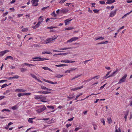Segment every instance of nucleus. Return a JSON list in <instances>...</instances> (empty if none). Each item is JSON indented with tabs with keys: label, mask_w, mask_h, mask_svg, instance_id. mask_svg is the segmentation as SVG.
Listing matches in <instances>:
<instances>
[{
	"label": "nucleus",
	"mask_w": 132,
	"mask_h": 132,
	"mask_svg": "<svg viewBox=\"0 0 132 132\" xmlns=\"http://www.w3.org/2000/svg\"><path fill=\"white\" fill-rule=\"evenodd\" d=\"M68 60H61V62H64V63H68Z\"/></svg>",
	"instance_id": "4c0bfd02"
},
{
	"label": "nucleus",
	"mask_w": 132,
	"mask_h": 132,
	"mask_svg": "<svg viewBox=\"0 0 132 132\" xmlns=\"http://www.w3.org/2000/svg\"><path fill=\"white\" fill-rule=\"evenodd\" d=\"M5 111L10 112V110L8 109H3L2 110V112H4Z\"/></svg>",
	"instance_id": "a19ab883"
},
{
	"label": "nucleus",
	"mask_w": 132,
	"mask_h": 132,
	"mask_svg": "<svg viewBox=\"0 0 132 132\" xmlns=\"http://www.w3.org/2000/svg\"><path fill=\"white\" fill-rule=\"evenodd\" d=\"M43 17L42 16H40L39 18H38V19L39 20V21H38V22H40V23L41 24L42 22L44 20L43 19Z\"/></svg>",
	"instance_id": "f3484780"
},
{
	"label": "nucleus",
	"mask_w": 132,
	"mask_h": 132,
	"mask_svg": "<svg viewBox=\"0 0 132 132\" xmlns=\"http://www.w3.org/2000/svg\"><path fill=\"white\" fill-rule=\"evenodd\" d=\"M47 97V96H42V99L43 100H45L46 99V97Z\"/></svg>",
	"instance_id": "e2e57ef3"
},
{
	"label": "nucleus",
	"mask_w": 132,
	"mask_h": 132,
	"mask_svg": "<svg viewBox=\"0 0 132 132\" xmlns=\"http://www.w3.org/2000/svg\"><path fill=\"white\" fill-rule=\"evenodd\" d=\"M78 39V38L77 37H73L71 38L70 39L68 40L67 41V42H70L71 43L72 42L75 40H77Z\"/></svg>",
	"instance_id": "39448f33"
},
{
	"label": "nucleus",
	"mask_w": 132,
	"mask_h": 132,
	"mask_svg": "<svg viewBox=\"0 0 132 132\" xmlns=\"http://www.w3.org/2000/svg\"><path fill=\"white\" fill-rule=\"evenodd\" d=\"M8 13V12L7 11L6 12L4 13L3 14L2 16L3 17L5 16V15H6Z\"/></svg>",
	"instance_id": "de8ad7c7"
},
{
	"label": "nucleus",
	"mask_w": 132,
	"mask_h": 132,
	"mask_svg": "<svg viewBox=\"0 0 132 132\" xmlns=\"http://www.w3.org/2000/svg\"><path fill=\"white\" fill-rule=\"evenodd\" d=\"M128 111H127L126 112V113L125 114V116L124 117V118H125V121H126V119L127 118V117L128 115Z\"/></svg>",
	"instance_id": "5701e85b"
},
{
	"label": "nucleus",
	"mask_w": 132,
	"mask_h": 132,
	"mask_svg": "<svg viewBox=\"0 0 132 132\" xmlns=\"http://www.w3.org/2000/svg\"><path fill=\"white\" fill-rule=\"evenodd\" d=\"M42 54H51V53L50 52H43Z\"/></svg>",
	"instance_id": "c03bdc74"
},
{
	"label": "nucleus",
	"mask_w": 132,
	"mask_h": 132,
	"mask_svg": "<svg viewBox=\"0 0 132 132\" xmlns=\"http://www.w3.org/2000/svg\"><path fill=\"white\" fill-rule=\"evenodd\" d=\"M28 64L27 63H24L22 64L21 66L22 67H24V65H26L28 66Z\"/></svg>",
	"instance_id": "0e129e2a"
},
{
	"label": "nucleus",
	"mask_w": 132,
	"mask_h": 132,
	"mask_svg": "<svg viewBox=\"0 0 132 132\" xmlns=\"http://www.w3.org/2000/svg\"><path fill=\"white\" fill-rule=\"evenodd\" d=\"M24 95V93H19L18 94V96L19 97H20L22 96H23Z\"/></svg>",
	"instance_id": "7c9ffc66"
},
{
	"label": "nucleus",
	"mask_w": 132,
	"mask_h": 132,
	"mask_svg": "<svg viewBox=\"0 0 132 132\" xmlns=\"http://www.w3.org/2000/svg\"><path fill=\"white\" fill-rule=\"evenodd\" d=\"M68 54L67 53H59L58 54H57L56 55H65L67 54Z\"/></svg>",
	"instance_id": "c9c22d12"
},
{
	"label": "nucleus",
	"mask_w": 132,
	"mask_h": 132,
	"mask_svg": "<svg viewBox=\"0 0 132 132\" xmlns=\"http://www.w3.org/2000/svg\"><path fill=\"white\" fill-rule=\"evenodd\" d=\"M33 59H34V60H33L34 61H40V57H35L34 58H32Z\"/></svg>",
	"instance_id": "a211bd4d"
},
{
	"label": "nucleus",
	"mask_w": 132,
	"mask_h": 132,
	"mask_svg": "<svg viewBox=\"0 0 132 132\" xmlns=\"http://www.w3.org/2000/svg\"><path fill=\"white\" fill-rule=\"evenodd\" d=\"M23 14H18L17 15V16L18 17V18H19L20 17L22 16L23 15Z\"/></svg>",
	"instance_id": "bf43d9fd"
},
{
	"label": "nucleus",
	"mask_w": 132,
	"mask_h": 132,
	"mask_svg": "<svg viewBox=\"0 0 132 132\" xmlns=\"http://www.w3.org/2000/svg\"><path fill=\"white\" fill-rule=\"evenodd\" d=\"M47 107L48 108H49L50 109H53L54 108V107L53 106H47Z\"/></svg>",
	"instance_id": "680f3d73"
},
{
	"label": "nucleus",
	"mask_w": 132,
	"mask_h": 132,
	"mask_svg": "<svg viewBox=\"0 0 132 132\" xmlns=\"http://www.w3.org/2000/svg\"><path fill=\"white\" fill-rule=\"evenodd\" d=\"M99 78V76H94L93 77H91L89 79H88L87 80H86V82H88L90 81L92 79H97Z\"/></svg>",
	"instance_id": "423d86ee"
},
{
	"label": "nucleus",
	"mask_w": 132,
	"mask_h": 132,
	"mask_svg": "<svg viewBox=\"0 0 132 132\" xmlns=\"http://www.w3.org/2000/svg\"><path fill=\"white\" fill-rule=\"evenodd\" d=\"M81 76V75H77L76 76H75L73 78H72V79H71V80H72L74 79L75 78H78V77L80 76Z\"/></svg>",
	"instance_id": "49530a36"
},
{
	"label": "nucleus",
	"mask_w": 132,
	"mask_h": 132,
	"mask_svg": "<svg viewBox=\"0 0 132 132\" xmlns=\"http://www.w3.org/2000/svg\"><path fill=\"white\" fill-rule=\"evenodd\" d=\"M63 76V75H60V74H58V75H57L56 76V77L58 78H60L62 77Z\"/></svg>",
	"instance_id": "3c124183"
},
{
	"label": "nucleus",
	"mask_w": 132,
	"mask_h": 132,
	"mask_svg": "<svg viewBox=\"0 0 132 132\" xmlns=\"http://www.w3.org/2000/svg\"><path fill=\"white\" fill-rule=\"evenodd\" d=\"M104 39V38L103 37H100L98 38H95V40H98V39H101V40H102Z\"/></svg>",
	"instance_id": "cd10ccee"
},
{
	"label": "nucleus",
	"mask_w": 132,
	"mask_h": 132,
	"mask_svg": "<svg viewBox=\"0 0 132 132\" xmlns=\"http://www.w3.org/2000/svg\"><path fill=\"white\" fill-rule=\"evenodd\" d=\"M129 13H127L126 14H125L124 15H123V16L122 17V19H123V18H124L126 17L127 16V15H129Z\"/></svg>",
	"instance_id": "13d9d810"
},
{
	"label": "nucleus",
	"mask_w": 132,
	"mask_h": 132,
	"mask_svg": "<svg viewBox=\"0 0 132 132\" xmlns=\"http://www.w3.org/2000/svg\"><path fill=\"white\" fill-rule=\"evenodd\" d=\"M108 120L109 122L108 123H111L112 122V119L111 118H108Z\"/></svg>",
	"instance_id": "09e8293b"
},
{
	"label": "nucleus",
	"mask_w": 132,
	"mask_h": 132,
	"mask_svg": "<svg viewBox=\"0 0 132 132\" xmlns=\"http://www.w3.org/2000/svg\"><path fill=\"white\" fill-rule=\"evenodd\" d=\"M38 2L39 0H32L31 3L32 4V6H36L38 5Z\"/></svg>",
	"instance_id": "f03ea898"
},
{
	"label": "nucleus",
	"mask_w": 132,
	"mask_h": 132,
	"mask_svg": "<svg viewBox=\"0 0 132 132\" xmlns=\"http://www.w3.org/2000/svg\"><path fill=\"white\" fill-rule=\"evenodd\" d=\"M40 24H41V23H40V22H38L36 25L33 26L32 28H33L34 29L37 28L39 27Z\"/></svg>",
	"instance_id": "4468645a"
},
{
	"label": "nucleus",
	"mask_w": 132,
	"mask_h": 132,
	"mask_svg": "<svg viewBox=\"0 0 132 132\" xmlns=\"http://www.w3.org/2000/svg\"><path fill=\"white\" fill-rule=\"evenodd\" d=\"M76 69V68H72L70 70H66L65 72V73H69L71 72V71H72L74 70H75Z\"/></svg>",
	"instance_id": "f8f14e48"
},
{
	"label": "nucleus",
	"mask_w": 132,
	"mask_h": 132,
	"mask_svg": "<svg viewBox=\"0 0 132 132\" xmlns=\"http://www.w3.org/2000/svg\"><path fill=\"white\" fill-rule=\"evenodd\" d=\"M118 71V69H117L116 70L114 71V72H113L111 74L112 75V76H114V75Z\"/></svg>",
	"instance_id": "473e14b6"
},
{
	"label": "nucleus",
	"mask_w": 132,
	"mask_h": 132,
	"mask_svg": "<svg viewBox=\"0 0 132 132\" xmlns=\"http://www.w3.org/2000/svg\"><path fill=\"white\" fill-rule=\"evenodd\" d=\"M99 3L101 4H105V2L104 1H99Z\"/></svg>",
	"instance_id": "603ef678"
},
{
	"label": "nucleus",
	"mask_w": 132,
	"mask_h": 132,
	"mask_svg": "<svg viewBox=\"0 0 132 132\" xmlns=\"http://www.w3.org/2000/svg\"><path fill=\"white\" fill-rule=\"evenodd\" d=\"M111 71H110L108 72L107 74H106V75L103 78V79H106L109 78L110 77H111L112 76H112V75L111 74L110 75H109L110 74V72H111Z\"/></svg>",
	"instance_id": "20e7f679"
},
{
	"label": "nucleus",
	"mask_w": 132,
	"mask_h": 132,
	"mask_svg": "<svg viewBox=\"0 0 132 132\" xmlns=\"http://www.w3.org/2000/svg\"><path fill=\"white\" fill-rule=\"evenodd\" d=\"M115 0H107L106 3L108 4H112L115 2Z\"/></svg>",
	"instance_id": "2eb2a0df"
},
{
	"label": "nucleus",
	"mask_w": 132,
	"mask_h": 132,
	"mask_svg": "<svg viewBox=\"0 0 132 132\" xmlns=\"http://www.w3.org/2000/svg\"><path fill=\"white\" fill-rule=\"evenodd\" d=\"M46 109V108L45 106H44L43 108L39 109L36 110L37 112L39 113L44 111Z\"/></svg>",
	"instance_id": "7ed1b4c3"
},
{
	"label": "nucleus",
	"mask_w": 132,
	"mask_h": 132,
	"mask_svg": "<svg viewBox=\"0 0 132 132\" xmlns=\"http://www.w3.org/2000/svg\"><path fill=\"white\" fill-rule=\"evenodd\" d=\"M117 10L116 9L115 11L111 12L110 13V15L109 16L110 17H112L114 16L116 13V12Z\"/></svg>",
	"instance_id": "6e6552de"
},
{
	"label": "nucleus",
	"mask_w": 132,
	"mask_h": 132,
	"mask_svg": "<svg viewBox=\"0 0 132 132\" xmlns=\"http://www.w3.org/2000/svg\"><path fill=\"white\" fill-rule=\"evenodd\" d=\"M10 92V91L9 90H6L4 93V95H6L7 94L9 93Z\"/></svg>",
	"instance_id": "ea45409f"
},
{
	"label": "nucleus",
	"mask_w": 132,
	"mask_h": 132,
	"mask_svg": "<svg viewBox=\"0 0 132 132\" xmlns=\"http://www.w3.org/2000/svg\"><path fill=\"white\" fill-rule=\"evenodd\" d=\"M42 80H43L44 81L47 82H53L51 81H49L48 80H47L44 79H42Z\"/></svg>",
	"instance_id": "72a5a7b5"
},
{
	"label": "nucleus",
	"mask_w": 132,
	"mask_h": 132,
	"mask_svg": "<svg viewBox=\"0 0 132 132\" xmlns=\"http://www.w3.org/2000/svg\"><path fill=\"white\" fill-rule=\"evenodd\" d=\"M75 62V61H70L68 60V63H72Z\"/></svg>",
	"instance_id": "6e6d98bb"
},
{
	"label": "nucleus",
	"mask_w": 132,
	"mask_h": 132,
	"mask_svg": "<svg viewBox=\"0 0 132 132\" xmlns=\"http://www.w3.org/2000/svg\"><path fill=\"white\" fill-rule=\"evenodd\" d=\"M8 86V85H7V84H4L1 86V88H3L5 87H6V86Z\"/></svg>",
	"instance_id": "37998d69"
},
{
	"label": "nucleus",
	"mask_w": 132,
	"mask_h": 132,
	"mask_svg": "<svg viewBox=\"0 0 132 132\" xmlns=\"http://www.w3.org/2000/svg\"><path fill=\"white\" fill-rule=\"evenodd\" d=\"M51 14L52 15V14H53L54 16L55 17L57 16V15L56 14H55V11H54L52 13V14Z\"/></svg>",
	"instance_id": "4d7b16f0"
},
{
	"label": "nucleus",
	"mask_w": 132,
	"mask_h": 132,
	"mask_svg": "<svg viewBox=\"0 0 132 132\" xmlns=\"http://www.w3.org/2000/svg\"><path fill=\"white\" fill-rule=\"evenodd\" d=\"M54 36L55 37H52L51 38H48L47 39H46V41H44V42H42V41L41 42L43 44H47L51 42L52 41L55 40L57 38L54 35Z\"/></svg>",
	"instance_id": "f257e3e1"
},
{
	"label": "nucleus",
	"mask_w": 132,
	"mask_h": 132,
	"mask_svg": "<svg viewBox=\"0 0 132 132\" xmlns=\"http://www.w3.org/2000/svg\"><path fill=\"white\" fill-rule=\"evenodd\" d=\"M101 122L103 123V125H105V122L104 119H101Z\"/></svg>",
	"instance_id": "5fc2aeb1"
},
{
	"label": "nucleus",
	"mask_w": 132,
	"mask_h": 132,
	"mask_svg": "<svg viewBox=\"0 0 132 132\" xmlns=\"http://www.w3.org/2000/svg\"><path fill=\"white\" fill-rule=\"evenodd\" d=\"M71 124H67V125H66V126L68 128L70 126H71Z\"/></svg>",
	"instance_id": "338daca9"
},
{
	"label": "nucleus",
	"mask_w": 132,
	"mask_h": 132,
	"mask_svg": "<svg viewBox=\"0 0 132 132\" xmlns=\"http://www.w3.org/2000/svg\"><path fill=\"white\" fill-rule=\"evenodd\" d=\"M92 125L94 126V129L95 130L96 129V127L97 126V125H96L95 123H94V122H93L92 123Z\"/></svg>",
	"instance_id": "c85d7f7f"
},
{
	"label": "nucleus",
	"mask_w": 132,
	"mask_h": 132,
	"mask_svg": "<svg viewBox=\"0 0 132 132\" xmlns=\"http://www.w3.org/2000/svg\"><path fill=\"white\" fill-rule=\"evenodd\" d=\"M19 78V76H18L16 75V76H14V77L10 78H11V79H15V78L17 79V78Z\"/></svg>",
	"instance_id": "f704fd0d"
},
{
	"label": "nucleus",
	"mask_w": 132,
	"mask_h": 132,
	"mask_svg": "<svg viewBox=\"0 0 132 132\" xmlns=\"http://www.w3.org/2000/svg\"><path fill=\"white\" fill-rule=\"evenodd\" d=\"M42 68L43 69L45 70H48L51 72H53V71L52 70H51L50 68L46 67H42Z\"/></svg>",
	"instance_id": "aec40b11"
},
{
	"label": "nucleus",
	"mask_w": 132,
	"mask_h": 132,
	"mask_svg": "<svg viewBox=\"0 0 132 132\" xmlns=\"http://www.w3.org/2000/svg\"><path fill=\"white\" fill-rule=\"evenodd\" d=\"M68 66V65L67 64H61L59 65H55V66L56 67L65 66Z\"/></svg>",
	"instance_id": "b1692460"
},
{
	"label": "nucleus",
	"mask_w": 132,
	"mask_h": 132,
	"mask_svg": "<svg viewBox=\"0 0 132 132\" xmlns=\"http://www.w3.org/2000/svg\"><path fill=\"white\" fill-rule=\"evenodd\" d=\"M66 0H61L59 2V3L62 4Z\"/></svg>",
	"instance_id": "8fccbe9b"
},
{
	"label": "nucleus",
	"mask_w": 132,
	"mask_h": 132,
	"mask_svg": "<svg viewBox=\"0 0 132 132\" xmlns=\"http://www.w3.org/2000/svg\"><path fill=\"white\" fill-rule=\"evenodd\" d=\"M17 108L16 106V105H14L12 107V109L13 110H15Z\"/></svg>",
	"instance_id": "864d4df0"
},
{
	"label": "nucleus",
	"mask_w": 132,
	"mask_h": 132,
	"mask_svg": "<svg viewBox=\"0 0 132 132\" xmlns=\"http://www.w3.org/2000/svg\"><path fill=\"white\" fill-rule=\"evenodd\" d=\"M108 43V41H105V42H102L101 43H98L97 44H107Z\"/></svg>",
	"instance_id": "a878e982"
},
{
	"label": "nucleus",
	"mask_w": 132,
	"mask_h": 132,
	"mask_svg": "<svg viewBox=\"0 0 132 132\" xmlns=\"http://www.w3.org/2000/svg\"><path fill=\"white\" fill-rule=\"evenodd\" d=\"M83 87V86H82L80 87H77L71 89V90L72 91H75L77 90L78 89H80Z\"/></svg>",
	"instance_id": "9d476101"
},
{
	"label": "nucleus",
	"mask_w": 132,
	"mask_h": 132,
	"mask_svg": "<svg viewBox=\"0 0 132 132\" xmlns=\"http://www.w3.org/2000/svg\"><path fill=\"white\" fill-rule=\"evenodd\" d=\"M26 91L25 90H24L23 89H16L15 90V92H23Z\"/></svg>",
	"instance_id": "dca6fc26"
},
{
	"label": "nucleus",
	"mask_w": 132,
	"mask_h": 132,
	"mask_svg": "<svg viewBox=\"0 0 132 132\" xmlns=\"http://www.w3.org/2000/svg\"><path fill=\"white\" fill-rule=\"evenodd\" d=\"M49 59H48L45 58H41L40 57V61H43L45 60H48Z\"/></svg>",
	"instance_id": "2f4dec72"
},
{
	"label": "nucleus",
	"mask_w": 132,
	"mask_h": 132,
	"mask_svg": "<svg viewBox=\"0 0 132 132\" xmlns=\"http://www.w3.org/2000/svg\"><path fill=\"white\" fill-rule=\"evenodd\" d=\"M57 28V27H53V26H51L50 27H47V28L48 29H53V28Z\"/></svg>",
	"instance_id": "a18cd8bd"
},
{
	"label": "nucleus",
	"mask_w": 132,
	"mask_h": 132,
	"mask_svg": "<svg viewBox=\"0 0 132 132\" xmlns=\"http://www.w3.org/2000/svg\"><path fill=\"white\" fill-rule=\"evenodd\" d=\"M21 71V72H24L26 70V69H24L23 68H22L20 69Z\"/></svg>",
	"instance_id": "79ce46f5"
},
{
	"label": "nucleus",
	"mask_w": 132,
	"mask_h": 132,
	"mask_svg": "<svg viewBox=\"0 0 132 132\" xmlns=\"http://www.w3.org/2000/svg\"><path fill=\"white\" fill-rule=\"evenodd\" d=\"M63 132H68V130L67 129H66L64 128H63Z\"/></svg>",
	"instance_id": "69168bd1"
},
{
	"label": "nucleus",
	"mask_w": 132,
	"mask_h": 132,
	"mask_svg": "<svg viewBox=\"0 0 132 132\" xmlns=\"http://www.w3.org/2000/svg\"><path fill=\"white\" fill-rule=\"evenodd\" d=\"M50 92L46 91H38L37 92L38 93H40L41 94H49L51 93Z\"/></svg>",
	"instance_id": "ddd939ff"
},
{
	"label": "nucleus",
	"mask_w": 132,
	"mask_h": 132,
	"mask_svg": "<svg viewBox=\"0 0 132 132\" xmlns=\"http://www.w3.org/2000/svg\"><path fill=\"white\" fill-rule=\"evenodd\" d=\"M31 76L33 78H35L36 80H37L38 81L40 82H42L40 81H39V79H37V78L36 77V76L35 75L31 74Z\"/></svg>",
	"instance_id": "6ab92c4d"
},
{
	"label": "nucleus",
	"mask_w": 132,
	"mask_h": 132,
	"mask_svg": "<svg viewBox=\"0 0 132 132\" xmlns=\"http://www.w3.org/2000/svg\"><path fill=\"white\" fill-rule=\"evenodd\" d=\"M28 30V28H26L23 29L21 31L23 32H26Z\"/></svg>",
	"instance_id": "4be33fe9"
},
{
	"label": "nucleus",
	"mask_w": 132,
	"mask_h": 132,
	"mask_svg": "<svg viewBox=\"0 0 132 132\" xmlns=\"http://www.w3.org/2000/svg\"><path fill=\"white\" fill-rule=\"evenodd\" d=\"M9 50H7L1 51L0 52V56H2L6 53L9 52Z\"/></svg>",
	"instance_id": "0eeeda50"
},
{
	"label": "nucleus",
	"mask_w": 132,
	"mask_h": 132,
	"mask_svg": "<svg viewBox=\"0 0 132 132\" xmlns=\"http://www.w3.org/2000/svg\"><path fill=\"white\" fill-rule=\"evenodd\" d=\"M24 95H27L28 96L30 95L31 94V93H24Z\"/></svg>",
	"instance_id": "052dcab7"
},
{
	"label": "nucleus",
	"mask_w": 132,
	"mask_h": 132,
	"mask_svg": "<svg viewBox=\"0 0 132 132\" xmlns=\"http://www.w3.org/2000/svg\"><path fill=\"white\" fill-rule=\"evenodd\" d=\"M35 117L34 118H29L28 120V121L30 123H33V120L34 119H35Z\"/></svg>",
	"instance_id": "412c9836"
},
{
	"label": "nucleus",
	"mask_w": 132,
	"mask_h": 132,
	"mask_svg": "<svg viewBox=\"0 0 132 132\" xmlns=\"http://www.w3.org/2000/svg\"><path fill=\"white\" fill-rule=\"evenodd\" d=\"M99 11V10H98L97 9H94L93 10V11L94 13H97Z\"/></svg>",
	"instance_id": "58836bf2"
},
{
	"label": "nucleus",
	"mask_w": 132,
	"mask_h": 132,
	"mask_svg": "<svg viewBox=\"0 0 132 132\" xmlns=\"http://www.w3.org/2000/svg\"><path fill=\"white\" fill-rule=\"evenodd\" d=\"M34 98L36 100L40 99V98L39 95H35Z\"/></svg>",
	"instance_id": "c756f323"
},
{
	"label": "nucleus",
	"mask_w": 132,
	"mask_h": 132,
	"mask_svg": "<svg viewBox=\"0 0 132 132\" xmlns=\"http://www.w3.org/2000/svg\"><path fill=\"white\" fill-rule=\"evenodd\" d=\"M73 29V27H68L65 28V30H70Z\"/></svg>",
	"instance_id": "e433bc0d"
},
{
	"label": "nucleus",
	"mask_w": 132,
	"mask_h": 132,
	"mask_svg": "<svg viewBox=\"0 0 132 132\" xmlns=\"http://www.w3.org/2000/svg\"><path fill=\"white\" fill-rule=\"evenodd\" d=\"M46 87H45V86H41V88L43 89H44V90H45V88H46Z\"/></svg>",
	"instance_id": "774afa93"
},
{
	"label": "nucleus",
	"mask_w": 132,
	"mask_h": 132,
	"mask_svg": "<svg viewBox=\"0 0 132 132\" xmlns=\"http://www.w3.org/2000/svg\"><path fill=\"white\" fill-rule=\"evenodd\" d=\"M68 11V10L67 9H62L60 11L64 14L67 13Z\"/></svg>",
	"instance_id": "9b49d317"
},
{
	"label": "nucleus",
	"mask_w": 132,
	"mask_h": 132,
	"mask_svg": "<svg viewBox=\"0 0 132 132\" xmlns=\"http://www.w3.org/2000/svg\"><path fill=\"white\" fill-rule=\"evenodd\" d=\"M127 75L126 74H125L122 78L121 79L119 82H123L125 81V80L126 79V78L127 77Z\"/></svg>",
	"instance_id": "1a4fd4ad"
},
{
	"label": "nucleus",
	"mask_w": 132,
	"mask_h": 132,
	"mask_svg": "<svg viewBox=\"0 0 132 132\" xmlns=\"http://www.w3.org/2000/svg\"><path fill=\"white\" fill-rule=\"evenodd\" d=\"M67 98H68L73 99L75 97V96H73L71 95H70L68 96Z\"/></svg>",
	"instance_id": "393cba45"
},
{
	"label": "nucleus",
	"mask_w": 132,
	"mask_h": 132,
	"mask_svg": "<svg viewBox=\"0 0 132 132\" xmlns=\"http://www.w3.org/2000/svg\"><path fill=\"white\" fill-rule=\"evenodd\" d=\"M70 49H72V48L71 47H68V48H62L60 49V50H68Z\"/></svg>",
	"instance_id": "bb28decb"
}]
</instances>
